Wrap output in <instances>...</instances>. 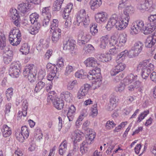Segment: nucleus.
<instances>
[{"label":"nucleus","mask_w":156,"mask_h":156,"mask_svg":"<svg viewBox=\"0 0 156 156\" xmlns=\"http://www.w3.org/2000/svg\"><path fill=\"white\" fill-rule=\"evenodd\" d=\"M72 95V94L68 91L63 92L61 94V97L68 102L70 101Z\"/></svg>","instance_id":"4c0bfd02"},{"label":"nucleus","mask_w":156,"mask_h":156,"mask_svg":"<svg viewBox=\"0 0 156 156\" xmlns=\"http://www.w3.org/2000/svg\"><path fill=\"white\" fill-rule=\"evenodd\" d=\"M55 95L56 94L54 91H51V92L50 93L48 94L47 98L48 101H51L53 103V101L55 99V98H56Z\"/></svg>","instance_id":"680f3d73"},{"label":"nucleus","mask_w":156,"mask_h":156,"mask_svg":"<svg viewBox=\"0 0 156 156\" xmlns=\"http://www.w3.org/2000/svg\"><path fill=\"white\" fill-rule=\"evenodd\" d=\"M119 100L118 98L117 97L114 96L112 97L110 99V104H109V106L111 107L112 105L113 106L115 105V106L116 103Z\"/></svg>","instance_id":"69168bd1"},{"label":"nucleus","mask_w":156,"mask_h":156,"mask_svg":"<svg viewBox=\"0 0 156 156\" xmlns=\"http://www.w3.org/2000/svg\"><path fill=\"white\" fill-rule=\"evenodd\" d=\"M48 47V43L47 41L43 39H41L39 41L36 48L38 50L41 51L43 49H47Z\"/></svg>","instance_id":"6ab92c4d"},{"label":"nucleus","mask_w":156,"mask_h":156,"mask_svg":"<svg viewBox=\"0 0 156 156\" xmlns=\"http://www.w3.org/2000/svg\"><path fill=\"white\" fill-rule=\"evenodd\" d=\"M123 49L121 47L115 46V48H111L109 50V54L111 55H115L118 54Z\"/></svg>","instance_id":"c03bdc74"},{"label":"nucleus","mask_w":156,"mask_h":156,"mask_svg":"<svg viewBox=\"0 0 156 156\" xmlns=\"http://www.w3.org/2000/svg\"><path fill=\"white\" fill-rule=\"evenodd\" d=\"M3 50V52L5 54L4 55L7 56L11 57L13 58V52L12 50H10V49L8 47H5Z\"/></svg>","instance_id":"6e6d98bb"},{"label":"nucleus","mask_w":156,"mask_h":156,"mask_svg":"<svg viewBox=\"0 0 156 156\" xmlns=\"http://www.w3.org/2000/svg\"><path fill=\"white\" fill-rule=\"evenodd\" d=\"M6 47V38L3 34L0 35V49L4 50Z\"/></svg>","instance_id":"a19ab883"},{"label":"nucleus","mask_w":156,"mask_h":156,"mask_svg":"<svg viewBox=\"0 0 156 156\" xmlns=\"http://www.w3.org/2000/svg\"><path fill=\"white\" fill-rule=\"evenodd\" d=\"M35 137L37 141L41 142L42 139L43 134L40 129H37L35 134Z\"/></svg>","instance_id":"8fccbe9b"},{"label":"nucleus","mask_w":156,"mask_h":156,"mask_svg":"<svg viewBox=\"0 0 156 156\" xmlns=\"http://www.w3.org/2000/svg\"><path fill=\"white\" fill-rule=\"evenodd\" d=\"M137 78V76L136 75H134L133 74H130L124 79V84L125 85H129L133 81L136 80Z\"/></svg>","instance_id":"412c9836"},{"label":"nucleus","mask_w":156,"mask_h":156,"mask_svg":"<svg viewBox=\"0 0 156 156\" xmlns=\"http://www.w3.org/2000/svg\"><path fill=\"white\" fill-rule=\"evenodd\" d=\"M73 7V5L71 3H69L63 11V16H69V13Z\"/></svg>","instance_id":"ea45409f"},{"label":"nucleus","mask_w":156,"mask_h":156,"mask_svg":"<svg viewBox=\"0 0 156 156\" xmlns=\"http://www.w3.org/2000/svg\"><path fill=\"white\" fill-rule=\"evenodd\" d=\"M150 24L156 27V14L151 15L148 17Z\"/></svg>","instance_id":"a18cd8bd"},{"label":"nucleus","mask_w":156,"mask_h":156,"mask_svg":"<svg viewBox=\"0 0 156 156\" xmlns=\"http://www.w3.org/2000/svg\"><path fill=\"white\" fill-rule=\"evenodd\" d=\"M129 52L127 50H126L122 51L120 55H118L116 58V61L117 63H118L121 62L123 58V57L124 58L129 55V58L130 55Z\"/></svg>","instance_id":"7c9ffc66"},{"label":"nucleus","mask_w":156,"mask_h":156,"mask_svg":"<svg viewBox=\"0 0 156 156\" xmlns=\"http://www.w3.org/2000/svg\"><path fill=\"white\" fill-rule=\"evenodd\" d=\"M76 109L73 105H71L69 108L67 113V116L69 121H72L76 113Z\"/></svg>","instance_id":"393cba45"},{"label":"nucleus","mask_w":156,"mask_h":156,"mask_svg":"<svg viewBox=\"0 0 156 156\" xmlns=\"http://www.w3.org/2000/svg\"><path fill=\"white\" fill-rule=\"evenodd\" d=\"M96 21L98 23H101L105 22L107 20V14L104 12H98L95 16Z\"/></svg>","instance_id":"dca6fc26"},{"label":"nucleus","mask_w":156,"mask_h":156,"mask_svg":"<svg viewBox=\"0 0 156 156\" xmlns=\"http://www.w3.org/2000/svg\"><path fill=\"white\" fill-rule=\"evenodd\" d=\"M20 65L16 63L10 68L9 70V74L12 77H17L20 73Z\"/></svg>","instance_id":"ddd939ff"},{"label":"nucleus","mask_w":156,"mask_h":156,"mask_svg":"<svg viewBox=\"0 0 156 156\" xmlns=\"http://www.w3.org/2000/svg\"><path fill=\"white\" fill-rule=\"evenodd\" d=\"M76 21L80 24L83 23L85 27H86L90 23L89 17L86 13L84 9H82L79 11L76 14Z\"/></svg>","instance_id":"39448f33"},{"label":"nucleus","mask_w":156,"mask_h":156,"mask_svg":"<svg viewBox=\"0 0 156 156\" xmlns=\"http://www.w3.org/2000/svg\"><path fill=\"white\" fill-rule=\"evenodd\" d=\"M63 18L66 20L65 27L67 28H69L71 25V19L69 16H63Z\"/></svg>","instance_id":"49530a36"},{"label":"nucleus","mask_w":156,"mask_h":156,"mask_svg":"<svg viewBox=\"0 0 156 156\" xmlns=\"http://www.w3.org/2000/svg\"><path fill=\"white\" fill-rule=\"evenodd\" d=\"M156 28V27L151 25L147 24L145 26L143 30L144 34L147 35L151 33Z\"/></svg>","instance_id":"473e14b6"},{"label":"nucleus","mask_w":156,"mask_h":156,"mask_svg":"<svg viewBox=\"0 0 156 156\" xmlns=\"http://www.w3.org/2000/svg\"><path fill=\"white\" fill-rule=\"evenodd\" d=\"M50 7H45L43 8L42 9V13L43 15H46V16H49L50 15L51 16V11L49 9Z\"/></svg>","instance_id":"338daca9"},{"label":"nucleus","mask_w":156,"mask_h":156,"mask_svg":"<svg viewBox=\"0 0 156 156\" xmlns=\"http://www.w3.org/2000/svg\"><path fill=\"white\" fill-rule=\"evenodd\" d=\"M137 78V76L136 75H134L133 74H130L124 79V84L125 85H129L133 81L136 80Z\"/></svg>","instance_id":"5701e85b"},{"label":"nucleus","mask_w":156,"mask_h":156,"mask_svg":"<svg viewBox=\"0 0 156 156\" xmlns=\"http://www.w3.org/2000/svg\"><path fill=\"white\" fill-rule=\"evenodd\" d=\"M30 47L27 43H24L22 44L20 49V51L23 54L27 55L28 54L30 51Z\"/></svg>","instance_id":"f704fd0d"},{"label":"nucleus","mask_w":156,"mask_h":156,"mask_svg":"<svg viewBox=\"0 0 156 156\" xmlns=\"http://www.w3.org/2000/svg\"><path fill=\"white\" fill-rule=\"evenodd\" d=\"M120 21H119L118 15L114 14L111 17L106 27L108 30H110L111 28L115 26L117 30H123L127 27L128 24L122 15Z\"/></svg>","instance_id":"f257e3e1"},{"label":"nucleus","mask_w":156,"mask_h":156,"mask_svg":"<svg viewBox=\"0 0 156 156\" xmlns=\"http://www.w3.org/2000/svg\"><path fill=\"white\" fill-rule=\"evenodd\" d=\"M116 125V124L113 121H108L106 124L105 127L106 129L110 130L113 128Z\"/></svg>","instance_id":"13d9d810"},{"label":"nucleus","mask_w":156,"mask_h":156,"mask_svg":"<svg viewBox=\"0 0 156 156\" xmlns=\"http://www.w3.org/2000/svg\"><path fill=\"white\" fill-rule=\"evenodd\" d=\"M156 41L154 40L151 36H149L147 38L145 42V46L148 48L151 47L156 43Z\"/></svg>","instance_id":"e433bc0d"},{"label":"nucleus","mask_w":156,"mask_h":156,"mask_svg":"<svg viewBox=\"0 0 156 156\" xmlns=\"http://www.w3.org/2000/svg\"><path fill=\"white\" fill-rule=\"evenodd\" d=\"M144 3L146 7L147 8V11L151 12L155 9L154 6L153 4V2L152 0H146Z\"/></svg>","instance_id":"2f4dec72"},{"label":"nucleus","mask_w":156,"mask_h":156,"mask_svg":"<svg viewBox=\"0 0 156 156\" xmlns=\"http://www.w3.org/2000/svg\"><path fill=\"white\" fill-rule=\"evenodd\" d=\"M39 15L36 12L32 13L30 16V20L32 24L38 21Z\"/></svg>","instance_id":"58836bf2"},{"label":"nucleus","mask_w":156,"mask_h":156,"mask_svg":"<svg viewBox=\"0 0 156 156\" xmlns=\"http://www.w3.org/2000/svg\"><path fill=\"white\" fill-rule=\"evenodd\" d=\"M84 63L87 66L89 67H95L96 66L97 64V60L92 57L87 58L85 61Z\"/></svg>","instance_id":"a878e982"},{"label":"nucleus","mask_w":156,"mask_h":156,"mask_svg":"<svg viewBox=\"0 0 156 156\" xmlns=\"http://www.w3.org/2000/svg\"><path fill=\"white\" fill-rule=\"evenodd\" d=\"M149 111L146 110L141 113L139 116L138 118L137 122H140L144 118L149 114Z\"/></svg>","instance_id":"603ef678"},{"label":"nucleus","mask_w":156,"mask_h":156,"mask_svg":"<svg viewBox=\"0 0 156 156\" xmlns=\"http://www.w3.org/2000/svg\"><path fill=\"white\" fill-rule=\"evenodd\" d=\"M47 68L48 72H51L58 70V69L55 66L52 65L50 63H48L46 66Z\"/></svg>","instance_id":"bf43d9fd"},{"label":"nucleus","mask_w":156,"mask_h":156,"mask_svg":"<svg viewBox=\"0 0 156 156\" xmlns=\"http://www.w3.org/2000/svg\"><path fill=\"white\" fill-rule=\"evenodd\" d=\"M125 67V65L121 62L119 63L117 65L115 66L116 69L119 72L124 70Z\"/></svg>","instance_id":"774afa93"},{"label":"nucleus","mask_w":156,"mask_h":156,"mask_svg":"<svg viewBox=\"0 0 156 156\" xmlns=\"http://www.w3.org/2000/svg\"><path fill=\"white\" fill-rule=\"evenodd\" d=\"M137 78V76L136 75H134L133 74H130L124 79V84L125 85H129L133 81L136 80Z\"/></svg>","instance_id":"4be33fe9"},{"label":"nucleus","mask_w":156,"mask_h":156,"mask_svg":"<svg viewBox=\"0 0 156 156\" xmlns=\"http://www.w3.org/2000/svg\"><path fill=\"white\" fill-rule=\"evenodd\" d=\"M76 77L81 78H84L86 76L85 73H84V70L83 69L79 70L76 72L75 74Z\"/></svg>","instance_id":"3c124183"},{"label":"nucleus","mask_w":156,"mask_h":156,"mask_svg":"<svg viewBox=\"0 0 156 156\" xmlns=\"http://www.w3.org/2000/svg\"><path fill=\"white\" fill-rule=\"evenodd\" d=\"M29 132L26 126L22 127L21 132H17L15 133L16 139L20 142L23 143L24 139L28 138L29 136Z\"/></svg>","instance_id":"6e6552de"},{"label":"nucleus","mask_w":156,"mask_h":156,"mask_svg":"<svg viewBox=\"0 0 156 156\" xmlns=\"http://www.w3.org/2000/svg\"><path fill=\"white\" fill-rule=\"evenodd\" d=\"M135 11L134 7L131 5L127 6L123 10V13L122 16L124 17L125 20L128 24L130 19V15L133 13Z\"/></svg>","instance_id":"9b49d317"},{"label":"nucleus","mask_w":156,"mask_h":156,"mask_svg":"<svg viewBox=\"0 0 156 156\" xmlns=\"http://www.w3.org/2000/svg\"><path fill=\"white\" fill-rule=\"evenodd\" d=\"M90 3L91 9L94 10L100 6L102 2L101 0H91Z\"/></svg>","instance_id":"c756f323"},{"label":"nucleus","mask_w":156,"mask_h":156,"mask_svg":"<svg viewBox=\"0 0 156 156\" xmlns=\"http://www.w3.org/2000/svg\"><path fill=\"white\" fill-rule=\"evenodd\" d=\"M75 41L73 40H65L64 41L63 48L64 50H69L73 51L75 49Z\"/></svg>","instance_id":"2eb2a0df"},{"label":"nucleus","mask_w":156,"mask_h":156,"mask_svg":"<svg viewBox=\"0 0 156 156\" xmlns=\"http://www.w3.org/2000/svg\"><path fill=\"white\" fill-rule=\"evenodd\" d=\"M54 106L58 110H61L62 109L64 105V101L61 98H55L53 101Z\"/></svg>","instance_id":"aec40b11"},{"label":"nucleus","mask_w":156,"mask_h":156,"mask_svg":"<svg viewBox=\"0 0 156 156\" xmlns=\"http://www.w3.org/2000/svg\"><path fill=\"white\" fill-rule=\"evenodd\" d=\"M58 21L57 19H53L50 27L51 30H55L57 29H59L58 28Z\"/></svg>","instance_id":"de8ad7c7"},{"label":"nucleus","mask_w":156,"mask_h":156,"mask_svg":"<svg viewBox=\"0 0 156 156\" xmlns=\"http://www.w3.org/2000/svg\"><path fill=\"white\" fill-rule=\"evenodd\" d=\"M154 66L150 63L148 60L140 62L137 66V71H141V75L142 79L145 80L148 78L151 71L154 69Z\"/></svg>","instance_id":"f03ea898"},{"label":"nucleus","mask_w":156,"mask_h":156,"mask_svg":"<svg viewBox=\"0 0 156 156\" xmlns=\"http://www.w3.org/2000/svg\"><path fill=\"white\" fill-rule=\"evenodd\" d=\"M61 30L60 29H57L55 30H51L50 32L52 33V41L54 43H56L59 40L61 35Z\"/></svg>","instance_id":"a211bd4d"},{"label":"nucleus","mask_w":156,"mask_h":156,"mask_svg":"<svg viewBox=\"0 0 156 156\" xmlns=\"http://www.w3.org/2000/svg\"><path fill=\"white\" fill-rule=\"evenodd\" d=\"M30 6V4L28 3H23L19 5L18 9L22 13H25L29 11Z\"/></svg>","instance_id":"b1692460"},{"label":"nucleus","mask_w":156,"mask_h":156,"mask_svg":"<svg viewBox=\"0 0 156 156\" xmlns=\"http://www.w3.org/2000/svg\"><path fill=\"white\" fill-rule=\"evenodd\" d=\"M6 96L7 100L8 101L11 100L12 96L13 94V89L12 88H9L6 90Z\"/></svg>","instance_id":"09e8293b"},{"label":"nucleus","mask_w":156,"mask_h":156,"mask_svg":"<svg viewBox=\"0 0 156 156\" xmlns=\"http://www.w3.org/2000/svg\"><path fill=\"white\" fill-rule=\"evenodd\" d=\"M143 45L141 42L138 41L136 42L129 51L130 58L138 56L142 50Z\"/></svg>","instance_id":"0eeeda50"},{"label":"nucleus","mask_w":156,"mask_h":156,"mask_svg":"<svg viewBox=\"0 0 156 156\" xmlns=\"http://www.w3.org/2000/svg\"><path fill=\"white\" fill-rule=\"evenodd\" d=\"M9 40L10 44L13 46H17L20 44L21 40V34L18 29L11 30L9 35Z\"/></svg>","instance_id":"20e7f679"},{"label":"nucleus","mask_w":156,"mask_h":156,"mask_svg":"<svg viewBox=\"0 0 156 156\" xmlns=\"http://www.w3.org/2000/svg\"><path fill=\"white\" fill-rule=\"evenodd\" d=\"M34 68L33 64L25 66L23 73L24 76L27 77L31 83L34 82L36 80L37 71Z\"/></svg>","instance_id":"7ed1b4c3"},{"label":"nucleus","mask_w":156,"mask_h":156,"mask_svg":"<svg viewBox=\"0 0 156 156\" xmlns=\"http://www.w3.org/2000/svg\"><path fill=\"white\" fill-rule=\"evenodd\" d=\"M136 8L141 12H144L147 10V8L146 7L144 2L139 3L137 5Z\"/></svg>","instance_id":"4d7b16f0"},{"label":"nucleus","mask_w":156,"mask_h":156,"mask_svg":"<svg viewBox=\"0 0 156 156\" xmlns=\"http://www.w3.org/2000/svg\"><path fill=\"white\" fill-rule=\"evenodd\" d=\"M51 17V16L50 15L44 17V19L43 20L42 22L43 26L46 27L48 25Z\"/></svg>","instance_id":"e2e57ef3"},{"label":"nucleus","mask_w":156,"mask_h":156,"mask_svg":"<svg viewBox=\"0 0 156 156\" xmlns=\"http://www.w3.org/2000/svg\"><path fill=\"white\" fill-rule=\"evenodd\" d=\"M89 134L87 135L86 141H84L80 145V150L81 152L83 154L87 151V145L90 144L95 137V133L91 129L89 130Z\"/></svg>","instance_id":"423d86ee"},{"label":"nucleus","mask_w":156,"mask_h":156,"mask_svg":"<svg viewBox=\"0 0 156 156\" xmlns=\"http://www.w3.org/2000/svg\"><path fill=\"white\" fill-rule=\"evenodd\" d=\"M144 22L141 20H137L133 23L130 30V34L134 35L137 34L144 28Z\"/></svg>","instance_id":"1a4fd4ad"},{"label":"nucleus","mask_w":156,"mask_h":156,"mask_svg":"<svg viewBox=\"0 0 156 156\" xmlns=\"http://www.w3.org/2000/svg\"><path fill=\"white\" fill-rule=\"evenodd\" d=\"M94 47L91 44H88L84 47L83 51H84V53L87 54L93 52L94 51Z\"/></svg>","instance_id":"37998d69"},{"label":"nucleus","mask_w":156,"mask_h":156,"mask_svg":"<svg viewBox=\"0 0 156 156\" xmlns=\"http://www.w3.org/2000/svg\"><path fill=\"white\" fill-rule=\"evenodd\" d=\"M2 131L3 136L5 137L9 136L12 134L11 129L6 125H3L2 129Z\"/></svg>","instance_id":"c85d7f7f"},{"label":"nucleus","mask_w":156,"mask_h":156,"mask_svg":"<svg viewBox=\"0 0 156 156\" xmlns=\"http://www.w3.org/2000/svg\"><path fill=\"white\" fill-rule=\"evenodd\" d=\"M63 59L62 57H59L57 60V66L61 70L64 66Z\"/></svg>","instance_id":"864d4df0"},{"label":"nucleus","mask_w":156,"mask_h":156,"mask_svg":"<svg viewBox=\"0 0 156 156\" xmlns=\"http://www.w3.org/2000/svg\"><path fill=\"white\" fill-rule=\"evenodd\" d=\"M127 35L126 34H120L118 38V43L117 46L120 47L123 49V46L125 45L127 40Z\"/></svg>","instance_id":"f3484780"},{"label":"nucleus","mask_w":156,"mask_h":156,"mask_svg":"<svg viewBox=\"0 0 156 156\" xmlns=\"http://www.w3.org/2000/svg\"><path fill=\"white\" fill-rule=\"evenodd\" d=\"M97 24H94L90 27V30L93 35H95L98 32V29L97 28Z\"/></svg>","instance_id":"0e129e2a"},{"label":"nucleus","mask_w":156,"mask_h":156,"mask_svg":"<svg viewBox=\"0 0 156 156\" xmlns=\"http://www.w3.org/2000/svg\"><path fill=\"white\" fill-rule=\"evenodd\" d=\"M91 38V36L87 33H83L82 34H79L78 36V44L80 46L84 45L89 41Z\"/></svg>","instance_id":"9d476101"},{"label":"nucleus","mask_w":156,"mask_h":156,"mask_svg":"<svg viewBox=\"0 0 156 156\" xmlns=\"http://www.w3.org/2000/svg\"><path fill=\"white\" fill-rule=\"evenodd\" d=\"M74 68L72 66L68 65L66 68L64 74L66 76L69 75L71 72L73 71Z\"/></svg>","instance_id":"052dcab7"},{"label":"nucleus","mask_w":156,"mask_h":156,"mask_svg":"<svg viewBox=\"0 0 156 156\" xmlns=\"http://www.w3.org/2000/svg\"><path fill=\"white\" fill-rule=\"evenodd\" d=\"M58 70H57V71H54L51 72H49V73L48 74L47 76V79L51 81L55 77V76L56 73H57V71Z\"/></svg>","instance_id":"5fc2aeb1"},{"label":"nucleus","mask_w":156,"mask_h":156,"mask_svg":"<svg viewBox=\"0 0 156 156\" xmlns=\"http://www.w3.org/2000/svg\"><path fill=\"white\" fill-rule=\"evenodd\" d=\"M73 134V138L74 139V142H79L83 138V134L80 130H75Z\"/></svg>","instance_id":"cd10ccee"},{"label":"nucleus","mask_w":156,"mask_h":156,"mask_svg":"<svg viewBox=\"0 0 156 156\" xmlns=\"http://www.w3.org/2000/svg\"><path fill=\"white\" fill-rule=\"evenodd\" d=\"M64 0H56L53 4V9L54 11H59Z\"/></svg>","instance_id":"c9c22d12"},{"label":"nucleus","mask_w":156,"mask_h":156,"mask_svg":"<svg viewBox=\"0 0 156 156\" xmlns=\"http://www.w3.org/2000/svg\"><path fill=\"white\" fill-rule=\"evenodd\" d=\"M109 41V37L108 35L102 37L100 39V46L102 49L106 48Z\"/></svg>","instance_id":"bb28decb"},{"label":"nucleus","mask_w":156,"mask_h":156,"mask_svg":"<svg viewBox=\"0 0 156 156\" xmlns=\"http://www.w3.org/2000/svg\"><path fill=\"white\" fill-rule=\"evenodd\" d=\"M90 87V85L88 83L85 84L83 85L77 93V98L78 99L83 98L87 94Z\"/></svg>","instance_id":"f8f14e48"},{"label":"nucleus","mask_w":156,"mask_h":156,"mask_svg":"<svg viewBox=\"0 0 156 156\" xmlns=\"http://www.w3.org/2000/svg\"><path fill=\"white\" fill-rule=\"evenodd\" d=\"M102 84L101 79V75L95 79L92 83V87L94 89H95L99 87Z\"/></svg>","instance_id":"72a5a7b5"},{"label":"nucleus","mask_w":156,"mask_h":156,"mask_svg":"<svg viewBox=\"0 0 156 156\" xmlns=\"http://www.w3.org/2000/svg\"><path fill=\"white\" fill-rule=\"evenodd\" d=\"M45 85V83L42 81H40L38 82L36 84L34 90V91L36 92H39L44 87Z\"/></svg>","instance_id":"79ce46f5"},{"label":"nucleus","mask_w":156,"mask_h":156,"mask_svg":"<svg viewBox=\"0 0 156 156\" xmlns=\"http://www.w3.org/2000/svg\"><path fill=\"white\" fill-rule=\"evenodd\" d=\"M101 69L96 67L92 70H90L87 75V77L89 80H95L97 77L101 75Z\"/></svg>","instance_id":"4468645a"}]
</instances>
